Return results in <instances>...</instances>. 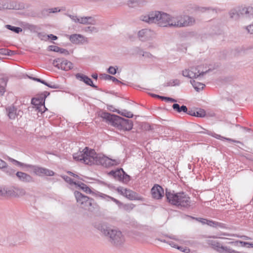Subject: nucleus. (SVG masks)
<instances>
[{
  "mask_svg": "<svg viewBox=\"0 0 253 253\" xmlns=\"http://www.w3.org/2000/svg\"><path fill=\"white\" fill-rule=\"evenodd\" d=\"M121 115L125 116L127 118H132L133 117V114L130 112L124 111L121 113L118 112Z\"/></svg>",
  "mask_w": 253,
  "mask_h": 253,
  "instance_id": "obj_40",
  "label": "nucleus"
},
{
  "mask_svg": "<svg viewBox=\"0 0 253 253\" xmlns=\"http://www.w3.org/2000/svg\"><path fill=\"white\" fill-rule=\"evenodd\" d=\"M74 185L79 187L86 194H93V192L86 184L82 182H75Z\"/></svg>",
  "mask_w": 253,
  "mask_h": 253,
  "instance_id": "obj_24",
  "label": "nucleus"
},
{
  "mask_svg": "<svg viewBox=\"0 0 253 253\" xmlns=\"http://www.w3.org/2000/svg\"><path fill=\"white\" fill-rule=\"evenodd\" d=\"M5 92V87L4 86L0 85V95H2Z\"/></svg>",
  "mask_w": 253,
  "mask_h": 253,
  "instance_id": "obj_49",
  "label": "nucleus"
},
{
  "mask_svg": "<svg viewBox=\"0 0 253 253\" xmlns=\"http://www.w3.org/2000/svg\"><path fill=\"white\" fill-rule=\"evenodd\" d=\"M179 250L183 252H185L186 253H189L190 252V250L189 249H187V248L183 249V247H181V250Z\"/></svg>",
  "mask_w": 253,
  "mask_h": 253,
  "instance_id": "obj_51",
  "label": "nucleus"
},
{
  "mask_svg": "<svg viewBox=\"0 0 253 253\" xmlns=\"http://www.w3.org/2000/svg\"><path fill=\"white\" fill-rule=\"evenodd\" d=\"M206 243L208 244L209 245L211 246V247L213 249L214 247L218 244L219 243L217 241L213 240L211 239H207L206 240Z\"/></svg>",
  "mask_w": 253,
  "mask_h": 253,
  "instance_id": "obj_36",
  "label": "nucleus"
},
{
  "mask_svg": "<svg viewBox=\"0 0 253 253\" xmlns=\"http://www.w3.org/2000/svg\"><path fill=\"white\" fill-rule=\"evenodd\" d=\"M96 196L97 197H99V198H100L101 199H105V200H107L108 201L109 200H111L113 201V202H114L119 207H120L121 205H122V203L120 201H118V200L115 199L113 197H112L111 196L107 195H106L105 194L98 192L96 194Z\"/></svg>",
  "mask_w": 253,
  "mask_h": 253,
  "instance_id": "obj_20",
  "label": "nucleus"
},
{
  "mask_svg": "<svg viewBox=\"0 0 253 253\" xmlns=\"http://www.w3.org/2000/svg\"><path fill=\"white\" fill-rule=\"evenodd\" d=\"M96 228L105 236H108L110 242L114 246H121L125 243V239L121 231L112 229L104 224H98Z\"/></svg>",
  "mask_w": 253,
  "mask_h": 253,
  "instance_id": "obj_2",
  "label": "nucleus"
},
{
  "mask_svg": "<svg viewBox=\"0 0 253 253\" xmlns=\"http://www.w3.org/2000/svg\"><path fill=\"white\" fill-rule=\"evenodd\" d=\"M12 163L13 165L22 168H30L34 173L39 176H42L43 175L47 176H52L54 175V172L49 169L39 167L36 166H33L29 165L25 163H23L17 161L15 159H12Z\"/></svg>",
  "mask_w": 253,
  "mask_h": 253,
  "instance_id": "obj_5",
  "label": "nucleus"
},
{
  "mask_svg": "<svg viewBox=\"0 0 253 253\" xmlns=\"http://www.w3.org/2000/svg\"><path fill=\"white\" fill-rule=\"evenodd\" d=\"M212 136L215 137V138H217V139H226V140H229V141H233L232 140H231V139L230 138H224L222 136H221V135H219V134H216L215 133H212V134H211Z\"/></svg>",
  "mask_w": 253,
  "mask_h": 253,
  "instance_id": "obj_42",
  "label": "nucleus"
},
{
  "mask_svg": "<svg viewBox=\"0 0 253 253\" xmlns=\"http://www.w3.org/2000/svg\"><path fill=\"white\" fill-rule=\"evenodd\" d=\"M178 22H177L178 27L189 26L193 25L195 21L194 18L186 15H178Z\"/></svg>",
  "mask_w": 253,
  "mask_h": 253,
  "instance_id": "obj_12",
  "label": "nucleus"
},
{
  "mask_svg": "<svg viewBox=\"0 0 253 253\" xmlns=\"http://www.w3.org/2000/svg\"><path fill=\"white\" fill-rule=\"evenodd\" d=\"M170 16L159 11L152 12L142 15L141 20L148 23H156L161 27H169Z\"/></svg>",
  "mask_w": 253,
  "mask_h": 253,
  "instance_id": "obj_3",
  "label": "nucleus"
},
{
  "mask_svg": "<svg viewBox=\"0 0 253 253\" xmlns=\"http://www.w3.org/2000/svg\"><path fill=\"white\" fill-rule=\"evenodd\" d=\"M3 82L4 85H6V82H5V81H4Z\"/></svg>",
  "mask_w": 253,
  "mask_h": 253,
  "instance_id": "obj_63",
  "label": "nucleus"
},
{
  "mask_svg": "<svg viewBox=\"0 0 253 253\" xmlns=\"http://www.w3.org/2000/svg\"><path fill=\"white\" fill-rule=\"evenodd\" d=\"M33 80L37 81L38 82H40L50 87L53 88V87L49 85L47 83H46L44 81L40 79L36 78H32Z\"/></svg>",
  "mask_w": 253,
  "mask_h": 253,
  "instance_id": "obj_43",
  "label": "nucleus"
},
{
  "mask_svg": "<svg viewBox=\"0 0 253 253\" xmlns=\"http://www.w3.org/2000/svg\"><path fill=\"white\" fill-rule=\"evenodd\" d=\"M77 160L80 164L88 166L101 165L105 168H109L118 164L116 159H77Z\"/></svg>",
  "mask_w": 253,
  "mask_h": 253,
  "instance_id": "obj_6",
  "label": "nucleus"
},
{
  "mask_svg": "<svg viewBox=\"0 0 253 253\" xmlns=\"http://www.w3.org/2000/svg\"><path fill=\"white\" fill-rule=\"evenodd\" d=\"M6 163L2 159H0V169L6 168Z\"/></svg>",
  "mask_w": 253,
  "mask_h": 253,
  "instance_id": "obj_47",
  "label": "nucleus"
},
{
  "mask_svg": "<svg viewBox=\"0 0 253 253\" xmlns=\"http://www.w3.org/2000/svg\"><path fill=\"white\" fill-rule=\"evenodd\" d=\"M178 15L170 17L169 27H178L177 22H178Z\"/></svg>",
  "mask_w": 253,
  "mask_h": 253,
  "instance_id": "obj_28",
  "label": "nucleus"
},
{
  "mask_svg": "<svg viewBox=\"0 0 253 253\" xmlns=\"http://www.w3.org/2000/svg\"><path fill=\"white\" fill-rule=\"evenodd\" d=\"M70 41L75 43H78L84 40V37L80 34H74L70 36Z\"/></svg>",
  "mask_w": 253,
  "mask_h": 253,
  "instance_id": "obj_25",
  "label": "nucleus"
},
{
  "mask_svg": "<svg viewBox=\"0 0 253 253\" xmlns=\"http://www.w3.org/2000/svg\"><path fill=\"white\" fill-rule=\"evenodd\" d=\"M108 72L112 75H115L116 73V69L112 66H111L108 69Z\"/></svg>",
  "mask_w": 253,
  "mask_h": 253,
  "instance_id": "obj_46",
  "label": "nucleus"
},
{
  "mask_svg": "<svg viewBox=\"0 0 253 253\" xmlns=\"http://www.w3.org/2000/svg\"><path fill=\"white\" fill-rule=\"evenodd\" d=\"M220 253H241L227 246H222Z\"/></svg>",
  "mask_w": 253,
  "mask_h": 253,
  "instance_id": "obj_31",
  "label": "nucleus"
},
{
  "mask_svg": "<svg viewBox=\"0 0 253 253\" xmlns=\"http://www.w3.org/2000/svg\"><path fill=\"white\" fill-rule=\"evenodd\" d=\"M166 195L168 200L171 204L183 207H188L191 206L190 198L183 192L174 193V192L166 191Z\"/></svg>",
  "mask_w": 253,
  "mask_h": 253,
  "instance_id": "obj_4",
  "label": "nucleus"
},
{
  "mask_svg": "<svg viewBox=\"0 0 253 253\" xmlns=\"http://www.w3.org/2000/svg\"><path fill=\"white\" fill-rule=\"evenodd\" d=\"M0 245L13 247L16 245V242L14 241V237L12 235L0 236Z\"/></svg>",
  "mask_w": 253,
  "mask_h": 253,
  "instance_id": "obj_14",
  "label": "nucleus"
},
{
  "mask_svg": "<svg viewBox=\"0 0 253 253\" xmlns=\"http://www.w3.org/2000/svg\"><path fill=\"white\" fill-rule=\"evenodd\" d=\"M7 27L8 29L15 32L16 33H18L22 31V29L19 27H13L10 25H7Z\"/></svg>",
  "mask_w": 253,
  "mask_h": 253,
  "instance_id": "obj_39",
  "label": "nucleus"
},
{
  "mask_svg": "<svg viewBox=\"0 0 253 253\" xmlns=\"http://www.w3.org/2000/svg\"><path fill=\"white\" fill-rule=\"evenodd\" d=\"M123 176H124V178L125 179H126V180H129V176L127 175V174H125L124 173V174H123Z\"/></svg>",
  "mask_w": 253,
  "mask_h": 253,
  "instance_id": "obj_54",
  "label": "nucleus"
},
{
  "mask_svg": "<svg viewBox=\"0 0 253 253\" xmlns=\"http://www.w3.org/2000/svg\"><path fill=\"white\" fill-rule=\"evenodd\" d=\"M164 242L167 243L169 245H170L171 247L177 249L178 250H181V247L178 246L176 244H175L173 241H164Z\"/></svg>",
  "mask_w": 253,
  "mask_h": 253,
  "instance_id": "obj_37",
  "label": "nucleus"
},
{
  "mask_svg": "<svg viewBox=\"0 0 253 253\" xmlns=\"http://www.w3.org/2000/svg\"><path fill=\"white\" fill-rule=\"evenodd\" d=\"M54 10H52V9H49V12H55L58 11L57 8H55Z\"/></svg>",
  "mask_w": 253,
  "mask_h": 253,
  "instance_id": "obj_58",
  "label": "nucleus"
},
{
  "mask_svg": "<svg viewBox=\"0 0 253 253\" xmlns=\"http://www.w3.org/2000/svg\"><path fill=\"white\" fill-rule=\"evenodd\" d=\"M117 191L122 195L126 197L130 200H141V199L139 198L137 195V194L131 191V190L127 189L126 188H124L123 187H118L117 189Z\"/></svg>",
  "mask_w": 253,
  "mask_h": 253,
  "instance_id": "obj_10",
  "label": "nucleus"
},
{
  "mask_svg": "<svg viewBox=\"0 0 253 253\" xmlns=\"http://www.w3.org/2000/svg\"><path fill=\"white\" fill-rule=\"evenodd\" d=\"M76 77L78 80L84 82L86 84L89 85L94 87H96L93 84L92 80L90 78L83 74L78 73L76 75Z\"/></svg>",
  "mask_w": 253,
  "mask_h": 253,
  "instance_id": "obj_19",
  "label": "nucleus"
},
{
  "mask_svg": "<svg viewBox=\"0 0 253 253\" xmlns=\"http://www.w3.org/2000/svg\"><path fill=\"white\" fill-rule=\"evenodd\" d=\"M48 50L50 51H54L56 52H59L61 53L65 54L66 55L69 54L68 51L64 49L59 47L56 45H49L48 46Z\"/></svg>",
  "mask_w": 253,
  "mask_h": 253,
  "instance_id": "obj_23",
  "label": "nucleus"
},
{
  "mask_svg": "<svg viewBox=\"0 0 253 253\" xmlns=\"http://www.w3.org/2000/svg\"><path fill=\"white\" fill-rule=\"evenodd\" d=\"M222 246H223L221 245L220 243H218V244L214 247L213 249L220 253Z\"/></svg>",
  "mask_w": 253,
  "mask_h": 253,
  "instance_id": "obj_45",
  "label": "nucleus"
},
{
  "mask_svg": "<svg viewBox=\"0 0 253 253\" xmlns=\"http://www.w3.org/2000/svg\"><path fill=\"white\" fill-rule=\"evenodd\" d=\"M31 102L33 105L38 106L40 105L41 104H42V100L37 98H34L32 99Z\"/></svg>",
  "mask_w": 253,
  "mask_h": 253,
  "instance_id": "obj_38",
  "label": "nucleus"
},
{
  "mask_svg": "<svg viewBox=\"0 0 253 253\" xmlns=\"http://www.w3.org/2000/svg\"><path fill=\"white\" fill-rule=\"evenodd\" d=\"M191 83L192 84L194 88L198 91L199 90L202 89L205 86V84L196 81V80L191 81Z\"/></svg>",
  "mask_w": 253,
  "mask_h": 253,
  "instance_id": "obj_27",
  "label": "nucleus"
},
{
  "mask_svg": "<svg viewBox=\"0 0 253 253\" xmlns=\"http://www.w3.org/2000/svg\"><path fill=\"white\" fill-rule=\"evenodd\" d=\"M193 116H196L198 117H204L206 115V112L204 110L200 109L199 110L194 111Z\"/></svg>",
  "mask_w": 253,
  "mask_h": 253,
  "instance_id": "obj_33",
  "label": "nucleus"
},
{
  "mask_svg": "<svg viewBox=\"0 0 253 253\" xmlns=\"http://www.w3.org/2000/svg\"><path fill=\"white\" fill-rule=\"evenodd\" d=\"M169 238L170 239L174 240L177 241H178L179 240L177 238H176L175 236H170V237H169Z\"/></svg>",
  "mask_w": 253,
  "mask_h": 253,
  "instance_id": "obj_55",
  "label": "nucleus"
},
{
  "mask_svg": "<svg viewBox=\"0 0 253 253\" xmlns=\"http://www.w3.org/2000/svg\"><path fill=\"white\" fill-rule=\"evenodd\" d=\"M247 30H248L249 33L253 34V25L248 26L247 27Z\"/></svg>",
  "mask_w": 253,
  "mask_h": 253,
  "instance_id": "obj_48",
  "label": "nucleus"
},
{
  "mask_svg": "<svg viewBox=\"0 0 253 253\" xmlns=\"http://www.w3.org/2000/svg\"><path fill=\"white\" fill-rule=\"evenodd\" d=\"M53 64L54 66L64 71H68L73 67V64L66 59L58 58L53 61Z\"/></svg>",
  "mask_w": 253,
  "mask_h": 253,
  "instance_id": "obj_11",
  "label": "nucleus"
},
{
  "mask_svg": "<svg viewBox=\"0 0 253 253\" xmlns=\"http://www.w3.org/2000/svg\"><path fill=\"white\" fill-rule=\"evenodd\" d=\"M74 194L79 207L85 210H91L94 201L93 199L90 198L78 191H75Z\"/></svg>",
  "mask_w": 253,
  "mask_h": 253,
  "instance_id": "obj_7",
  "label": "nucleus"
},
{
  "mask_svg": "<svg viewBox=\"0 0 253 253\" xmlns=\"http://www.w3.org/2000/svg\"><path fill=\"white\" fill-rule=\"evenodd\" d=\"M112 76L108 75H104V78L105 79H111Z\"/></svg>",
  "mask_w": 253,
  "mask_h": 253,
  "instance_id": "obj_56",
  "label": "nucleus"
},
{
  "mask_svg": "<svg viewBox=\"0 0 253 253\" xmlns=\"http://www.w3.org/2000/svg\"><path fill=\"white\" fill-rule=\"evenodd\" d=\"M98 115L107 122L120 130H130L132 128V121L105 112H99Z\"/></svg>",
  "mask_w": 253,
  "mask_h": 253,
  "instance_id": "obj_1",
  "label": "nucleus"
},
{
  "mask_svg": "<svg viewBox=\"0 0 253 253\" xmlns=\"http://www.w3.org/2000/svg\"><path fill=\"white\" fill-rule=\"evenodd\" d=\"M211 238H217L218 237H216V236H212V237H211Z\"/></svg>",
  "mask_w": 253,
  "mask_h": 253,
  "instance_id": "obj_62",
  "label": "nucleus"
},
{
  "mask_svg": "<svg viewBox=\"0 0 253 253\" xmlns=\"http://www.w3.org/2000/svg\"><path fill=\"white\" fill-rule=\"evenodd\" d=\"M9 117L11 119H15L16 116V109L14 107H11L8 109Z\"/></svg>",
  "mask_w": 253,
  "mask_h": 253,
  "instance_id": "obj_29",
  "label": "nucleus"
},
{
  "mask_svg": "<svg viewBox=\"0 0 253 253\" xmlns=\"http://www.w3.org/2000/svg\"><path fill=\"white\" fill-rule=\"evenodd\" d=\"M9 186L0 185V197L9 198Z\"/></svg>",
  "mask_w": 253,
  "mask_h": 253,
  "instance_id": "obj_22",
  "label": "nucleus"
},
{
  "mask_svg": "<svg viewBox=\"0 0 253 253\" xmlns=\"http://www.w3.org/2000/svg\"><path fill=\"white\" fill-rule=\"evenodd\" d=\"M9 198H20L26 195V190L19 186H9Z\"/></svg>",
  "mask_w": 253,
  "mask_h": 253,
  "instance_id": "obj_9",
  "label": "nucleus"
},
{
  "mask_svg": "<svg viewBox=\"0 0 253 253\" xmlns=\"http://www.w3.org/2000/svg\"><path fill=\"white\" fill-rule=\"evenodd\" d=\"M68 173L69 174H70L71 175H72V176H73L76 177H77L78 178H79V176L78 175L75 174L73 173V172H72L71 171H68Z\"/></svg>",
  "mask_w": 253,
  "mask_h": 253,
  "instance_id": "obj_52",
  "label": "nucleus"
},
{
  "mask_svg": "<svg viewBox=\"0 0 253 253\" xmlns=\"http://www.w3.org/2000/svg\"><path fill=\"white\" fill-rule=\"evenodd\" d=\"M79 156L81 157L82 158H101L100 157H98L96 156L95 150L88 147H85L80 152Z\"/></svg>",
  "mask_w": 253,
  "mask_h": 253,
  "instance_id": "obj_13",
  "label": "nucleus"
},
{
  "mask_svg": "<svg viewBox=\"0 0 253 253\" xmlns=\"http://www.w3.org/2000/svg\"><path fill=\"white\" fill-rule=\"evenodd\" d=\"M138 37L142 41L151 38L153 35V32L148 29H143L138 32Z\"/></svg>",
  "mask_w": 253,
  "mask_h": 253,
  "instance_id": "obj_17",
  "label": "nucleus"
},
{
  "mask_svg": "<svg viewBox=\"0 0 253 253\" xmlns=\"http://www.w3.org/2000/svg\"><path fill=\"white\" fill-rule=\"evenodd\" d=\"M12 52H13V51L9 50L6 48L0 49V54L11 55H12Z\"/></svg>",
  "mask_w": 253,
  "mask_h": 253,
  "instance_id": "obj_35",
  "label": "nucleus"
},
{
  "mask_svg": "<svg viewBox=\"0 0 253 253\" xmlns=\"http://www.w3.org/2000/svg\"><path fill=\"white\" fill-rule=\"evenodd\" d=\"M62 177L68 183L70 184H74L75 182L73 181V180L69 176L66 175H63Z\"/></svg>",
  "mask_w": 253,
  "mask_h": 253,
  "instance_id": "obj_41",
  "label": "nucleus"
},
{
  "mask_svg": "<svg viewBox=\"0 0 253 253\" xmlns=\"http://www.w3.org/2000/svg\"><path fill=\"white\" fill-rule=\"evenodd\" d=\"M47 37L48 38H50L52 40H56L57 39V37L52 34L48 35Z\"/></svg>",
  "mask_w": 253,
  "mask_h": 253,
  "instance_id": "obj_50",
  "label": "nucleus"
},
{
  "mask_svg": "<svg viewBox=\"0 0 253 253\" xmlns=\"http://www.w3.org/2000/svg\"><path fill=\"white\" fill-rule=\"evenodd\" d=\"M110 173L113 175L115 177H118L121 178L122 175L124 174V171L122 169H121L116 171L112 170L110 172Z\"/></svg>",
  "mask_w": 253,
  "mask_h": 253,
  "instance_id": "obj_32",
  "label": "nucleus"
},
{
  "mask_svg": "<svg viewBox=\"0 0 253 253\" xmlns=\"http://www.w3.org/2000/svg\"><path fill=\"white\" fill-rule=\"evenodd\" d=\"M222 235H226V234H225V233H223Z\"/></svg>",
  "mask_w": 253,
  "mask_h": 253,
  "instance_id": "obj_64",
  "label": "nucleus"
},
{
  "mask_svg": "<svg viewBox=\"0 0 253 253\" xmlns=\"http://www.w3.org/2000/svg\"><path fill=\"white\" fill-rule=\"evenodd\" d=\"M204 72L198 69L197 67L195 66L190 67L188 69H185L182 71V75L185 77L190 79L196 78L201 75H203Z\"/></svg>",
  "mask_w": 253,
  "mask_h": 253,
  "instance_id": "obj_8",
  "label": "nucleus"
},
{
  "mask_svg": "<svg viewBox=\"0 0 253 253\" xmlns=\"http://www.w3.org/2000/svg\"><path fill=\"white\" fill-rule=\"evenodd\" d=\"M72 19L75 22H78L83 24H93L94 21L91 17H81L80 18H78L76 17L72 16Z\"/></svg>",
  "mask_w": 253,
  "mask_h": 253,
  "instance_id": "obj_18",
  "label": "nucleus"
},
{
  "mask_svg": "<svg viewBox=\"0 0 253 253\" xmlns=\"http://www.w3.org/2000/svg\"><path fill=\"white\" fill-rule=\"evenodd\" d=\"M240 13L247 17H253V8L251 6L243 7L240 10Z\"/></svg>",
  "mask_w": 253,
  "mask_h": 253,
  "instance_id": "obj_21",
  "label": "nucleus"
},
{
  "mask_svg": "<svg viewBox=\"0 0 253 253\" xmlns=\"http://www.w3.org/2000/svg\"><path fill=\"white\" fill-rule=\"evenodd\" d=\"M119 207L120 208H123L126 211H130L133 209L134 205L132 204H123L122 203V205Z\"/></svg>",
  "mask_w": 253,
  "mask_h": 253,
  "instance_id": "obj_34",
  "label": "nucleus"
},
{
  "mask_svg": "<svg viewBox=\"0 0 253 253\" xmlns=\"http://www.w3.org/2000/svg\"><path fill=\"white\" fill-rule=\"evenodd\" d=\"M134 3L135 4L137 3L136 1H129L128 2V5L130 7H132L133 6L131 5L132 3Z\"/></svg>",
  "mask_w": 253,
  "mask_h": 253,
  "instance_id": "obj_53",
  "label": "nucleus"
},
{
  "mask_svg": "<svg viewBox=\"0 0 253 253\" xmlns=\"http://www.w3.org/2000/svg\"><path fill=\"white\" fill-rule=\"evenodd\" d=\"M111 80H112L113 82H115V81L118 82V80L114 77H112Z\"/></svg>",
  "mask_w": 253,
  "mask_h": 253,
  "instance_id": "obj_61",
  "label": "nucleus"
},
{
  "mask_svg": "<svg viewBox=\"0 0 253 253\" xmlns=\"http://www.w3.org/2000/svg\"><path fill=\"white\" fill-rule=\"evenodd\" d=\"M92 77L93 78V79H97V74H93L92 75Z\"/></svg>",
  "mask_w": 253,
  "mask_h": 253,
  "instance_id": "obj_59",
  "label": "nucleus"
},
{
  "mask_svg": "<svg viewBox=\"0 0 253 253\" xmlns=\"http://www.w3.org/2000/svg\"><path fill=\"white\" fill-rule=\"evenodd\" d=\"M19 180L24 183H30L34 181L33 177L30 175L23 172L18 171L16 173Z\"/></svg>",
  "mask_w": 253,
  "mask_h": 253,
  "instance_id": "obj_16",
  "label": "nucleus"
},
{
  "mask_svg": "<svg viewBox=\"0 0 253 253\" xmlns=\"http://www.w3.org/2000/svg\"><path fill=\"white\" fill-rule=\"evenodd\" d=\"M151 194L154 199H160L164 196V191L161 186L156 184L151 189Z\"/></svg>",
  "mask_w": 253,
  "mask_h": 253,
  "instance_id": "obj_15",
  "label": "nucleus"
},
{
  "mask_svg": "<svg viewBox=\"0 0 253 253\" xmlns=\"http://www.w3.org/2000/svg\"><path fill=\"white\" fill-rule=\"evenodd\" d=\"M172 108L174 110L178 113H181L182 112L186 113L187 112V108L186 106L184 105H182V106L180 107L178 104H173L172 105Z\"/></svg>",
  "mask_w": 253,
  "mask_h": 253,
  "instance_id": "obj_26",
  "label": "nucleus"
},
{
  "mask_svg": "<svg viewBox=\"0 0 253 253\" xmlns=\"http://www.w3.org/2000/svg\"><path fill=\"white\" fill-rule=\"evenodd\" d=\"M158 97L161 98L162 99V100H165L168 101H170L172 102H176V100L170 97H163V96H160L159 95L157 96Z\"/></svg>",
  "mask_w": 253,
  "mask_h": 253,
  "instance_id": "obj_44",
  "label": "nucleus"
},
{
  "mask_svg": "<svg viewBox=\"0 0 253 253\" xmlns=\"http://www.w3.org/2000/svg\"><path fill=\"white\" fill-rule=\"evenodd\" d=\"M207 224L210 226H213L214 224V222L212 221H207Z\"/></svg>",
  "mask_w": 253,
  "mask_h": 253,
  "instance_id": "obj_57",
  "label": "nucleus"
},
{
  "mask_svg": "<svg viewBox=\"0 0 253 253\" xmlns=\"http://www.w3.org/2000/svg\"><path fill=\"white\" fill-rule=\"evenodd\" d=\"M194 111H192H192H189V112L187 113V114H189V115H190L193 116V115H192V114H193V112H194Z\"/></svg>",
  "mask_w": 253,
  "mask_h": 253,
  "instance_id": "obj_60",
  "label": "nucleus"
},
{
  "mask_svg": "<svg viewBox=\"0 0 253 253\" xmlns=\"http://www.w3.org/2000/svg\"><path fill=\"white\" fill-rule=\"evenodd\" d=\"M231 244H233L235 246H239V244L241 245V246L244 247L246 245H248V247H252L253 248V243H250L247 242H245L243 241H236V242H231L230 243Z\"/></svg>",
  "mask_w": 253,
  "mask_h": 253,
  "instance_id": "obj_30",
  "label": "nucleus"
}]
</instances>
